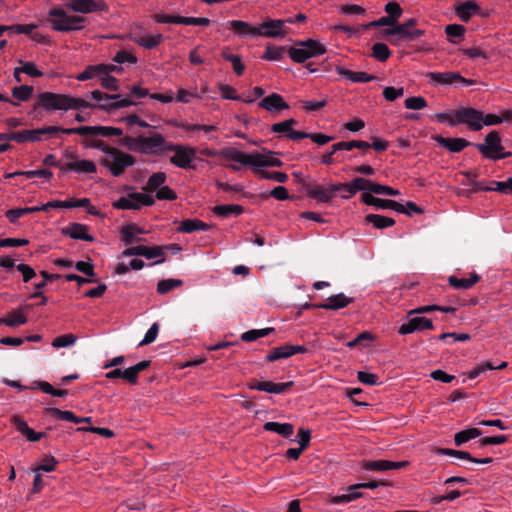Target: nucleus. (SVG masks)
Here are the masks:
<instances>
[{"mask_svg": "<svg viewBox=\"0 0 512 512\" xmlns=\"http://www.w3.org/2000/svg\"><path fill=\"white\" fill-rule=\"evenodd\" d=\"M66 8L76 13L88 14L98 11H105L107 6L102 0H68Z\"/></svg>", "mask_w": 512, "mask_h": 512, "instance_id": "nucleus-13", "label": "nucleus"}, {"mask_svg": "<svg viewBox=\"0 0 512 512\" xmlns=\"http://www.w3.org/2000/svg\"><path fill=\"white\" fill-rule=\"evenodd\" d=\"M49 22L52 29L59 32H71L82 30L86 18L79 15H69L62 8H53L49 11Z\"/></svg>", "mask_w": 512, "mask_h": 512, "instance_id": "nucleus-3", "label": "nucleus"}, {"mask_svg": "<svg viewBox=\"0 0 512 512\" xmlns=\"http://www.w3.org/2000/svg\"><path fill=\"white\" fill-rule=\"evenodd\" d=\"M371 193L377 195H388V196H398L400 195V191L396 190L390 186L382 185L373 182Z\"/></svg>", "mask_w": 512, "mask_h": 512, "instance_id": "nucleus-59", "label": "nucleus"}, {"mask_svg": "<svg viewBox=\"0 0 512 512\" xmlns=\"http://www.w3.org/2000/svg\"><path fill=\"white\" fill-rule=\"evenodd\" d=\"M294 382L289 381L285 383H274L272 381H256L252 380L248 383V388L251 390L263 391L267 393L282 394L288 391Z\"/></svg>", "mask_w": 512, "mask_h": 512, "instance_id": "nucleus-16", "label": "nucleus"}, {"mask_svg": "<svg viewBox=\"0 0 512 512\" xmlns=\"http://www.w3.org/2000/svg\"><path fill=\"white\" fill-rule=\"evenodd\" d=\"M256 174L260 179L274 180L279 183H285L288 180V175L284 172L268 171V170H264V169H259V170H257Z\"/></svg>", "mask_w": 512, "mask_h": 512, "instance_id": "nucleus-44", "label": "nucleus"}, {"mask_svg": "<svg viewBox=\"0 0 512 512\" xmlns=\"http://www.w3.org/2000/svg\"><path fill=\"white\" fill-rule=\"evenodd\" d=\"M62 171H73L76 173L92 174L97 171L95 163L91 160H76L67 162L60 167Z\"/></svg>", "mask_w": 512, "mask_h": 512, "instance_id": "nucleus-26", "label": "nucleus"}, {"mask_svg": "<svg viewBox=\"0 0 512 512\" xmlns=\"http://www.w3.org/2000/svg\"><path fill=\"white\" fill-rule=\"evenodd\" d=\"M77 342V337L72 333L63 334L57 336L52 341V346L54 348H66L74 345Z\"/></svg>", "mask_w": 512, "mask_h": 512, "instance_id": "nucleus-48", "label": "nucleus"}, {"mask_svg": "<svg viewBox=\"0 0 512 512\" xmlns=\"http://www.w3.org/2000/svg\"><path fill=\"white\" fill-rule=\"evenodd\" d=\"M263 428L265 431L277 433L287 439L294 433V426L290 423L266 422Z\"/></svg>", "mask_w": 512, "mask_h": 512, "instance_id": "nucleus-29", "label": "nucleus"}, {"mask_svg": "<svg viewBox=\"0 0 512 512\" xmlns=\"http://www.w3.org/2000/svg\"><path fill=\"white\" fill-rule=\"evenodd\" d=\"M20 63L22 64V66L19 67V70H21L22 73H25L30 77L35 78L43 76V72L40 71L33 62L20 61Z\"/></svg>", "mask_w": 512, "mask_h": 512, "instance_id": "nucleus-63", "label": "nucleus"}, {"mask_svg": "<svg viewBox=\"0 0 512 512\" xmlns=\"http://www.w3.org/2000/svg\"><path fill=\"white\" fill-rule=\"evenodd\" d=\"M91 98L97 101H106L102 104H92L84 99L72 97L65 94H57L53 92H42L38 95L37 103L34 105L36 110L42 107L44 110L51 112L55 110L81 109V108H99L107 112L135 105L136 103L129 98H121L120 94H106L100 90L91 92Z\"/></svg>", "mask_w": 512, "mask_h": 512, "instance_id": "nucleus-1", "label": "nucleus"}, {"mask_svg": "<svg viewBox=\"0 0 512 512\" xmlns=\"http://www.w3.org/2000/svg\"><path fill=\"white\" fill-rule=\"evenodd\" d=\"M33 93V87L29 85H21L12 89V95L19 101H27Z\"/></svg>", "mask_w": 512, "mask_h": 512, "instance_id": "nucleus-53", "label": "nucleus"}, {"mask_svg": "<svg viewBox=\"0 0 512 512\" xmlns=\"http://www.w3.org/2000/svg\"><path fill=\"white\" fill-rule=\"evenodd\" d=\"M435 453L437 455H447L451 457H456L459 459H465L473 463L474 457L467 451L462 450H454L450 448H437Z\"/></svg>", "mask_w": 512, "mask_h": 512, "instance_id": "nucleus-45", "label": "nucleus"}, {"mask_svg": "<svg viewBox=\"0 0 512 512\" xmlns=\"http://www.w3.org/2000/svg\"><path fill=\"white\" fill-rule=\"evenodd\" d=\"M301 184L307 195L318 202L329 203L336 193V190H333L334 184L325 187L323 185L303 180L301 181Z\"/></svg>", "mask_w": 512, "mask_h": 512, "instance_id": "nucleus-10", "label": "nucleus"}, {"mask_svg": "<svg viewBox=\"0 0 512 512\" xmlns=\"http://www.w3.org/2000/svg\"><path fill=\"white\" fill-rule=\"evenodd\" d=\"M42 140L40 128L32 130L16 131L15 142H38Z\"/></svg>", "mask_w": 512, "mask_h": 512, "instance_id": "nucleus-36", "label": "nucleus"}, {"mask_svg": "<svg viewBox=\"0 0 512 512\" xmlns=\"http://www.w3.org/2000/svg\"><path fill=\"white\" fill-rule=\"evenodd\" d=\"M171 142H167L160 133H153L150 136L141 135V150L143 154L162 155L167 151V146Z\"/></svg>", "mask_w": 512, "mask_h": 512, "instance_id": "nucleus-8", "label": "nucleus"}, {"mask_svg": "<svg viewBox=\"0 0 512 512\" xmlns=\"http://www.w3.org/2000/svg\"><path fill=\"white\" fill-rule=\"evenodd\" d=\"M118 144L124 146L130 151L139 152L141 150V135L138 137L124 136L118 140Z\"/></svg>", "mask_w": 512, "mask_h": 512, "instance_id": "nucleus-49", "label": "nucleus"}, {"mask_svg": "<svg viewBox=\"0 0 512 512\" xmlns=\"http://www.w3.org/2000/svg\"><path fill=\"white\" fill-rule=\"evenodd\" d=\"M44 413L47 415L56 417L57 419L64 420V421H70L75 424H79L81 421V420H79V417L76 416L72 411L60 410L59 408H55V407L45 408Z\"/></svg>", "mask_w": 512, "mask_h": 512, "instance_id": "nucleus-32", "label": "nucleus"}, {"mask_svg": "<svg viewBox=\"0 0 512 512\" xmlns=\"http://www.w3.org/2000/svg\"><path fill=\"white\" fill-rule=\"evenodd\" d=\"M145 233L147 232L137 224H127L120 231L121 240L126 246L142 242L144 239L140 235Z\"/></svg>", "mask_w": 512, "mask_h": 512, "instance_id": "nucleus-19", "label": "nucleus"}, {"mask_svg": "<svg viewBox=\"0 0 512 512\" xmlns=\"http://www.w3.org/2000/svg\"><path fill=\"white\" fill-rule=\"evenodd\" d=\"M353 302V298L347 297L344 293L332 295L327 298L325 303H317V307L325 310H339L347 307Z\"/></svg>", "mask_w": 512, "mask_h": 512, "instance_id": "nucleus-25", "label": "nucleus"}, {"mask_svg": "<svg viewBox=\"0 0 512 512\" xmlns=\"http://www.w3.org/2000/svg\"><path fill=\"white\" fill-rule=\"evenodd\" d=\"M434 325L432 321L426 317H414L403 323L398 330L400 335H406L415 331L433 330Z\"/></svg>", "mask_w": 512, "mask_h": 512, "instance_id": "nucleus-17", "label": "nucleus"}, {"mask_svg": "<svg viewBox=\"0 0 512 512\" xmlns=\"http://www.w3.org/2000/svg\"><path fill=\"white\" fill-rule=\"evenodd\" d=\"M465 31V27L459 24H449L445 27V33L448 40L454 44L464 38Z\"/></svg>", "mask_w": 512, "mask_h": 512, "instance_id": "nucleus-39", "label": "nucleus"}, {"mask_svg": "<svg viewBox=\"0 0 512 512\" xmlns=\"http://www.w3.org/2000/svg\"><path fill=\"white\" fill-rule=\"evenodd\" d=\"M226 28L232 30L240 37H257L258 27L251 26L248 22L242 20H231L226 23Z\"/></svg>", "mask_w": 512, "mask_h": 512, "instance_id": "nucleus-24", "label": "nucleus"}, {"mask_svg": "<svg viewBox=\"0 0 512 512\" xmlns=\"http://www.w3.org/2000/svg\"><path fill=\"white\" fill-rule=\"evenodd\" d=\"M409 465L408 461H389V460H376V461H365L363 468L368 471H386L391 469H402Z\"/></svg>", "mask_w": 512, "mask_h": 512, "instance_id": "nucleus-22", "label": "nucleus"}, {"mask_svg": "<svg viewBox=\"0 0 512 512\" xmlns=\"http://www.w3.org/2000/svg\"><path fill=\"white\" fill-rule=\"evenodd\" d=\"M336 72L340 76L345 77L346 79L350 80L353 83H366L375 79V76L370 75L366 72H354L342 66H336Z\"/></svg>", "mask_w": 512, "mask_h": 512, "instance_id": "nucleus-28", "label": "nucleus"}, {"mask_svg": "<svg viewBox=\"0 0 512 512\" xmlns=\"http://www.w3.org/2000/svg\"><path fill=\"white\" fill-rule=\"evenodd\" d=\"M62 234L69 236L72 239L93 242L95 239L88 233V227L80 223H70L68 226L62 228Z\"/></svg>", "mask_w": 512, "mask_h": 512, "instance_id": "nucleus-20", "label": "nucleus"}, {"mask_svg": "<svg viewBox=\"0 0 512 512\" xmlns=\"http://www.w3.org/2000/svg\"><path fill=\"white\" fill-rule=\"evenodd\" d=\"M101 68H102V66H99V65L88 66L82 73H80L77 76V79L79 81H85V80L92 79L96 76H101V73H100Z\"/></svg>", "mask_w": 512, "mask_h": 512, "instance_id": "nucleus-60", "label": "nucleus"}, {"mask_svg": "<svg viewBox=\"0 0 512 512\" xmlns=\"http://www.w3.org/2000/svg\"><path fill=\"white\" fill-rule=\"evenodd\" d=\"M221 55L226 61L232 64L233 70L236 73V75L241 76L243 74L245 70V65L242 63L239 55L232 54L227 49H224Z\"/></svg>", "mask_w": 512, "mask_h": 512, "instance_id": "nucleus-40", "label": "nucleus"}, {"mask_svg": "<svg viewBox=\"0 0 512 512\" xmlns=\"http://www.w3.org/2000/svg\"><path fill=\"white\" fill-rule=\"evenodd\" d=\"M481 8L475 0H467L455 8V13L462 22L467 23L472 16L480 14Z\"/></svg>", "mask_w": 512, "mask_h": 512, "instance_id": "nucleus-23", "label": "nucleus"}, {"mask_svg": "<svg viewBox=\"0 0 512 512\" xmlns=\"http://www.w3.org/2000/svg\"><path fill=\"white\" fill-rule=\"evenodd\" d=\"M68 132H77L81 136L112 137L123 135L121 128L112 126H80L75 127L74 130H68Z\"/></svg>", "mask_w": 512, "mask_h": 512, "instance_id": "nucleus-14", "label": "nucleus"}, {"mask_svg": "<svg viewBox=\"0 0 512 512\" xmlns=\"http://www.w3.org/2000/svg\"><path fill=\"white\" fill-rule=\"evenodd\" d=\"M130 197L134 201H137L139 209H140V207L142 205H144V206H152L155 203L154 198L151 195H148V194L133 192V193H130Z\"/></svg>", "mask_w": 512, "mask_h": 512, "instance_id": "nucleus-62", "label": "nucleus"}, {"mask_svg": "<svg viewBox=\"0 0 512 512\" xmlns=\"http://www.w3.org/2000/svg\"><path fill=\"white\" fill-rule=\"evenodd\" d=\"M163 39L164 37L162 34L144 35L136 39L135 42L146 49H153L157 47L163 41Z\"/></svg>", "mask_w": 512, "mask_h": 512, "instance_id": "nucleus-43", "label": "nucleus"}, {"mask_svg": "<svg viewBox=\"0 0 512 512\" xmlns=\"http://www.w3.org/2000/svg\"><path fill=\"white\" fill-rule=\"evenodd\" d=\"M365 222L370 223L376 229H384L395 225V220L379 214H368L365 217Z\"/></svg>", "mask_w": 512, "mask_h": 512, "instance_id": "nucleus-33", "label": "nucleus"}, {"mask_svg": "<svg viewBox=\"0 0 512 512\" xmlns=\"http://www.w3.org/2000/svg\"><path fill=\"white\" fill-rule=\"evenodd\" d=\"M287 358H289L288 344L273 348L265 359L267 362H274L279 359Z\"/></svg>", "mask_w": 512, "mask_h": 512, "instance_id": "nucleus-51", "label": "nucleus"}, {"mask_svg": "<svg viewBox=\"0 0 512 512\" xmlns=\"http://www.w3.org/2000/svg\"><path fill=\"white\" fill-rule=\"evenodd\" d=\"M288 48L285 46H273L268 44L266 46L265 53L262 55L263 60L267 61H279L283 58Z\"/></svg>", "mask_w": 512, "mask_h": 512, "instance_id": "nucleus-37", "label": "nucleus"}, {"mask_svg": "<svg viewBox=\"0 0 512 512\" xmlns=\"http://www.w3.org/2000/svg\"><path fill=\"white\" fill-rule=\"evenodd\" d=\"M480 281V276L477 273H472L470 278H458L454 275L448 278V283L455 289H470L474 284Z\"/></svg>", "mask_w": 512, "mask_h": 512, "instance_id": "nucleus-31", "label": "nucleus"}, {"mask_svg": "<svg viewBox=\"0 0 512 512\" xmlns=\"http://www.w3.org/2000/svg\"><path fill=\"white\" fill-rule=\"evenodd\" d=\"M427 78L440 85H458L471 86L475 83L472 79H466L458 72H429Z\"/></svg>", "mask_w": 512, "mask_h": 512, "instance_id": "nucleus-11", "label": "nucleus"}, {"mask_svg": "<svg viewBox=\"0 0 512 512\" xmlns=\"http://www.w3.org/2000/svg\"><path fill=\"white\" fill-rule=\"evenodd\" d=\"M432 139L440 146L453 153L461 152L464 148L471 145V143L464 138H445L441 135H433Z\"/></svg>", "mask_w": 512, "mask_h": 512, "instance_id": "nucleus-21", "label": "nucleus"}, {"mask_svg": "<svg viewBox=\"0 0 512 512\" xmlns=\"http://www.w3.org/2000/svg\"><path fill=\"white\" fill-rule=\"evenodd\" d=\"M457 124H466L473 131L482 129L483 113L471 107H462L455 112Z\"/></svg>", "mask_w": 512, "mask_h": 512, "instance_id": "nucleus-9", "label": "nucleus"}, {"mask_svg": "<svg viewBox=\"0 0 512 512\" xmlns=\"http://www.w3.org/2000/svg\"><path fill=\"white\" fill-rule=\"evenodd\" d=\"M27 322V317L20 311H14L7 315V317L0 319V324H5L9 327H17Z\"/></svg>", "mask_w": 512, "mask_h": 512, "instance_id": "nucleus-42", "label": "nucleus"}, {"mask_svg": "<svg viewBox=\"0 0 512 512\" xmlns=\"http://www.w3.org/2000/svg\"><path fill=\"white\" fill-rule=\"evenodd\" d=\"M265 154L252 153L246 154L238 149H228L223 152L230 161L238 162L243 165H249L253 167H281L283 162L275 157L276 152L266 151Z\"/></svg>", "mask_w": 512, "mask_h": 512, "instance_id": "nucleus-2", "label": "nucleus"}, {"mask_svg": "<svg viewBox=\"0 0 512 512\" xmlns=\"http://www.w3.org/2000/svg\"><path fill=\"white\" fill-rule=\"evenodd\" d=\"M391 56V51L384 43H375L372 46V57L380 62H385Z\"/></svg>", "mask_w": 512, "mask_h": 512, "instance_id": "nucleus-47", "label": "nucleus"}, {"mask_svg": "<svg viewBox=\"0 0 512 512\" xmlns=\"http://www.w3.org/2000/svg\"><path fill=\"white\" fill-rule=\"evenodd\" d=\"M113 207L116 209H130V210H138V203L134 201L130 194L127 197H120L117 201L113 203Z\"/></svg>", "mask_w": 512, "mask_h": 512, "instance_id": "nucleus-55", "label": "nucleus"}, {"mask_svg": "<svg viewBox=\"0 0 512 512\" xmlns=\"http://www.w3.org/2000/svg\"><path fill=\"white\" fill-rule=\"evenodd\" d=\"M71 208L83 207L87 209V212L91 215H99V211L95 206H92L88 198L82 199H71Z\"/></svg>", "mask_w": 512, "mask_h": 512, "instance_id": "nucleus-58", "label": "nucleus"}, {"mask_svg": "<svg viewBox=\"0 0 512 512\" xmlns=\"http://www.w3.org/2000/svg\"><path fill=\"white\" fill-rule=\"evenodd\" d=\"M167 151L174 152L170 157V163L182 169H194L192 165L193 158L196 155V149L191 146L170 143L167 146Z\"/></svg>", "mask_w": 512, "mask_h": 512, "instance_id": "nucleus-7", "label": "nucleus"}, {"mask_svg": "<svg viewBox=\"0 0 512 512\" xmlns=\"http://www.w3.org/2000/svg\"><path fill=\"white\" fill-rule=\"evenodd\" d=\"M275 332V329L272 327L264 328V329H252L242 333L241 340L244 342H252L261 337L268 336L269 334Z\"/></svg>", "mask_w": 512, "mask_h": 512, "instance_id": "nucleus-41", "label": "nucleus"}, {"mask_svg": "<svg viewBox=\"0 0 512 512\" xmlns=\"http://www.w3.org/2000/svg\"><path fill=\"white\" fill-rule=\"evenodd\" d=\"M405 107L410 110H421L427 106V101L422 96L409 97L404 102Z\"/></svg>", "mask_w": 512, "mask_h": 512, "instance_id": "nucleus-56", "label": "nucleus"}, {"mask_svg": "<svg viewBox=\"0 0 512 512\" xmlns=\"http://www.w3.org/2000/svg\"><path fill=\"white\" fill-rule=\"evenodd\" d=\"M166 181V174L164 172L153 173L146 185L143 187V190L146 192L157 191Z\"/></svg>", "mask_w": 512, "mask_h": 512, "instance_id": "nucleus-38", "label": "nucleus"}, {"mask_svg": "<svg viewBox=\"0 0 512 512\" xmlns=\"http://www.w3.org/2000/svg\"><path fill=\"white\" fill-rule=\"evenodd\" d=\"M213 212L219 217L228 218L232 214L241 215L244 212V207L238 204L217 205L213 208Z\"/></svg>", "mask_w": 512, "mask_h": 512, "instance_id": "nucleus-35", "label": "nucleus"}, {"mask_svg": "<svg viewBox=\"0 0 512 512\" xmlns=\"http://www.w3.org/2000/svg\"><path fill=\"white\" fill-rule=\"evenodd\" d=\"M100 81L102 87L110 91H118L119 90V80L110 75H101Z\"/></svg>", "mask_w": 512, "mask_h": 512, "instance_id": "nucleus-64", "label": "nucleus"}, {"mask_svg": "<svg viewBox=\"0 0 512 512\" xmlns=\"http://www.w3.org/2000/svg\"><path fill=\"white\" fill-rule=\"evenodd\" d=\"M100 164L107 168L114 177H119L127 167L135 164V158L113 147L109 154L101 158Z\"/></svg>", "mask_w": 512, "mask_h": 512, "instance_id": "nucleus-5", "label": "nucleus"}, {"mask_svg": "<svg viewBox=\"0 0 512 512\" xmlns=\"http://www.w3.org/2000/svg\"><path fill=\"white\" fill-rule=\"evenodd\" d=\"M475 146L483 157L493 161L505 159L512 155L511 152H503L504 147L501 144V137L497 131L488 133L485 137V142L478 143Z\"/></svg>", "mask_w": 512, "mask_h": 512, "instance_id": "nucleus-6", "label": "nucleus"}, {"mask_svg": "<svg viewBox=\"0 0 512 512\" xmlns=\"http://www.w3.org/2000/svg\"><path fill=\"white\" fill-rule=\"evenodd\" d=\"M183 285V281L180 279H163L157 284V292L159 294H166L174 288L180 287Z\"/></svg>", "mask_w": 512, "mask_h": 512, "instance_id": "nucleus-50", "label": "nucleus"}, {"mask_svg": "<svg viewBox=\"0 0 512 512\" xmlns=\"http://www.w3.org/2000/svg\"><path fill=\"white\" fill-rule=\"evenodd\" d=\"M354 148H358L360 150H368L371 148L370 143L362 141V140H352L349 142H338L331 146V151L324 154L321 159V163L324 165H331L334 163L333 155L342 150L350 151Z\"/></svg>", "mask_w": 512, "mask_h": 512, "instance_id": "nucleus-12", "label": "nucleus"}, {"mask_svg": "<svg viewBox=\"0 0 512 512\" xmlns=\"http://www.w3.org/2000/svg\"><path fill=\"white\" fill-rule=\"evenodd\" d=\"M481 435H482V432L480 429L473 428V427L468 428V429L459 431L454 435V443L456 446L459 447V446L463 445L464 443H466L472 439H475Z\"/></svg>", "mask_w": 512, "mask_h": 512, "instance_id": "nucleus-34", "label": "nucleus"}, {"mask_svg": "<svg viewBox=\"0 0 512 512\" xmlns=\"http://www.w3.org/2000/svg\"><path fill=\"white\" fill-rule=\"evenodd\" d=\"M494 186L484 187L483 191H497L503 194H512L509 178L506 181H493Z\"/></svg>", "mask_w": 512, "mask_h": 512, "instance_id": "nucleus-57", "label": "nucleus"}, {"mask_svg": "<svg viewBox=\"0 0 512 512\" xmlns=\"http://www.w3.org/2000/svg\"><path fill=\"white\" fill-rule=\"evenodd\" d=\"M83 146L85 148H93V149H99L103 151L106 155L110 153V151L113 149V147L109 146L102 140H85L83 141Z\"/></svg>", "mask_w": 512, "mask_h": 512, "instance_id": "nucleus-61", "label": "nucleus"}, {"mask_svg": "<svg viewBox=\"0 0 512 512\" xmlns=\"http://www.w3.org/2000/svg\"><path fill=\"white\" fill-rule=\"evenodd\" d=\"M58 461L54 456H46L44 457L40 463L32 468L33 472H52L56 469Z\"/></svg>", "mask_w": 512, "mask_h": 512, "instance_id": "nucleus-46", "label": "nucleus"}, {"mask_svg": "<svg viewBox=\"0 0 512 512\" xmlns=\"http://www.w3.org/2000/svg\"><path fill=\"white\" fill-rule=\"evenodd\" d=\"M288 31L282 19L268 20L258 26V36L284 38Z\"/></svg>", "mask_w": 512, "mask_h": 512, "instance_id": "nucleus-15", "label": "nucleus"}, {"mask_svg": "<svg viewBox=\"0 0 512 512\" xmlns=\"http://www.w3.org/2000/svg\"><path fill=\"white\" fill-rule=\"evenodd\" d=\"M258 105L267 111H281L289 107L283 97L277 93L264 97Z\"/></svg>", "mask_w": 512, "mask_h": 512, "instance_id": "nucleus-27", "label": "nucleus"}, {"mask_svg": "<svg viewBox=\"0 0 512 512\" xmlns=\"http://www.w3.org/2000/svg\"><path fill=\"white\" fill-rule=\"evenodd\" d=\"M384 33L387 36H397L398 40L414 41L422 37L425 31L421 29L409 30L401 24H397L392 28L386 29Z\"/></svg>", "mask_w": 512, "mask_h": 512, "instance_id": "nucleus-18", "label": "nucleus"}, {"mask_svg": "<svg viewBox=\"0 0 512 512\" xmlns=\"http://www.w3.org/2000/svg\"><path fill=\"white\" fill-rule=\"evenodd\" d=\"M297 124V121L293 118L284 120L282 122L274 123L271 126V131L275 133H285L286 135L290 133L292 127Z\"/></svg>", "mask_w": 512, "mask_h": 512, "instance_id": "nucleus-54", "label": "nucleus"}, {"mask_svg": "<svg viewBox=\"0 0 512 512\" xmlns=\"http://www.w3.org/2000/svg\"><path fill=\"white\" fill-rule=\"evenodd\" d=\"M208 229L209 225L199 219H185L180 223L177 231L181 233H193L196 231H206Z\"/></svg>", "mask_w": 512, "mask_h": 512, "instance_id": "nucleus-30", "label": "nucleus"}, {"mask_svg": "<svg viewBox=\"0 0 512 512\" xmlns=\"http://www.w3.org/2000/svg\"><path fill=\"white\" fill-rule=\"evenodd\" d=\"M326 47L314 39L298 40L295 45L288 48L287 53L295 63H304L310 58L325 54Z\"/></svg>", "mask_w": 512, "mask_h": 512, "instance_id": "nucleus-4", "label": "nucleus"}, {"mask_svg": "<svg viewBox=\"0 0 512 512\" xmlns=\"http://www.w3.org/2000/svg\"><path fill=\"white\" fill-rule=\"evenodd\" d=\"M270 196L280 201L288 200L291 198V196L288 193V190L284 186H277L273 188L270 192L261 194L262 199H267Z\"/></svg>", "mask_w": 512, "mask_h": 512, "instance_id": "nucleus-52", "label": "nucleus"}]
</instances>
